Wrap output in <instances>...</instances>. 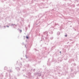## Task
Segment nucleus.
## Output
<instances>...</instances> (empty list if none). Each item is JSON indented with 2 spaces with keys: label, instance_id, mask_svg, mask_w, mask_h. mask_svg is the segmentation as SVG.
<instances>
[{
  "label": "nucleus",
  "instance_id": "obj_1",
  "mask_svg": "<svg viewBox=\"0 0 79 79\" xmlns=\"http://www.w3.org/2000/svg\"><path fill=\"white\" fill-rule=\"evenodd\" d=\"M26 38L28 39L29 38L27 36Z\"/></svg>",
  "mask_w": 79,
  "mask_h": 79
},
{
  "label": "nucleus",
  "instance_id": "obj_2",
  "mask_svg": "<svg viewBox=\"0 0 79 79\" xmlns=\"http://www.w3.org/2000/svg\"><path fill=\"white\" fill-rule=\"evenodd\" d=\"M65 37H67V35H65Z\"/></svg>",
  "mask_w": 79,
  "mask_h": 79
},
{
  "label": "nucleus",
  "instance_id": "obj_3",
  "mask_svg": "<svg viewBox=\"0 0 79 79\" xmlns=\"http://www.w3.org/2000/svg\"><path fill=\"white\" fill-rule=\"evenodd\" d=\"M20 32H22V31L20 30Z\"/></svg>",
  "mask_w": 79,
  "mask_h": 79
},
{
  "label": "nucleus",
  "instance_id": "obj_4",
  "mask_svg": "<svg viewBox=\"0 0 79 79\" xmlns=\"http://www.w3.org/2000/svg\"><path fill=\"white\" fill-rule=\"evenodd\" d=\"M60 53H61V52H60Z\"/></svg>",
  "mask_w": 79,
  "mask_h": 79
}]
</instances>
